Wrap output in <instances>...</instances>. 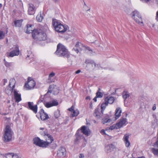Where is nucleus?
Here are the masks:
<instances>
[{
  "label": "nucleus",
  "mask_w": 158,
  "mask_h": 158,
  "mask_svg": "<svg viewBox=\"0 0 158 158\" xmlns=\"http://www.w3.org/2000/svg\"><path fill=\"white\" fill-rule=\"evenodd\" d=\"M32 35L34 39L39 41L45 40L47 38L46 34L40 29H34Z\"/></svg>",
  "instance_id": "nucleus-1"
},
{
  "label": "nucleus",
  "mask_w": 158,
  "mask_h": 158,
  "mask_svg": "<svg viewBox=\"0 0 158 158\" xmlns=\"http://www.w3.org/2000/svg\"><path fill=\"white\" fill-rule=\"evenodd\" d=\"M55 53L59 57H63L67 58L70 57L68 50L64 46L60 43L57 45V49Z\"/></svg>",
  "instance_id": "nucleus-2"
},
{
  "label": "nucleus",
  "mask_w": 158,
  "mask_h": 158,
  "mask_svg": "<svg viewBox=\"0 0 158 158\" xmlns=\"http://www.w3.org/2000/svg\"><path fill=\"white\" fill-rule=\"evenodd\" d=\"M52 24L55 31L61 34L64 33L67 29V25L62 24L56 19H53Z\"/></svg>",
  "instance_id": "nucleus-3"
},
{
  "label": "nucleus",
  "mask_w": 158,
  "mask_h": 158,
  "mask_svg": "<svg viewBox=\"0 0 158 158\" xmlns=\"http://www.w3.org/2000/svg\"><path fill=\"white\" fill-rule=\"evenodd\" d=\"M12 138V130L9 125L6 126L5 133L4 135V141L5 142H9Z\"/></svg>",
  "instance_id": "nucleus-4"
},
{
  "label": "nucleus",
  "mask_w": 158,
  "mask_h": 158,
  "mask_svg": "<svg viewBox=\"0 0 158 158\" xmlns=\"http://www.w3.org/2000/svg\"><path fill=\"white\" fill-rule=\"evenodd\" d=\"M33 143L39 147L46 148L48 146L49 143L47 141H44L39 137H36L33 139Z\"/></svg>",
  "instance_id": "nucleus-5"
},
{
  "label": "nucleus",
  "mask_w": 158,
  "mask_h": 158,
  "mask_svg": "<svg viewBox=\"0 0 158 158\" xmlns=\"http://www.w3.org/2000/svg\"><path fill=\"white\" fill-rule=\"evenodd\" d=\"M132 18L134 21L138 24L141 26L143 25L142 16L139 12L135 10L132 12Z\"/></svg>",
  "instance_id": "nucleus-6"
},
{
  "label": "nucleus",
  "mask_w": 158,
  "mask_h": 158,
  "mask_svg": "<svg viewBox=\"0 0 158 158\" xmlns=\"http://www.w3.org/2000/svg\"><path fill=\"white\" fill-rule=\"evenodd\" d=\"M24 106L28 109L32 110L35 114H36L37 112V105H34V103L33 102H27V103L25 104Z\"/></svg>",
  "instance_id": "nucleus-7"
},
{
  "label": "nucleus",
  "mask_w": 158,
  "mask_h": 158,
  "mask_svg": "<svg viewBox=\"0 0 158 158\" xmlns=\"http://www.w3.org/2000/svg\"><path fill=\"white\" fill-rule=\"evenodd\" d=\"M15 49L11 51L10 52H7L6 53V56L8 57H13L15 56H18L19 55V46L18 45H16L15 47Z\"/></svg>",
  "instance_id": "nucleus-8"
},
{
  "label": "nucleus",
  "mask_w": 158,
  "mask_h": 158,
  "mask_svg": "<svg viewBox=\"0 0 158 158\" xmlns=\"http://www.w3.org/2000/svg\"><path fill=\"white\" fill-rule=\"evenodd\" d=\"M59 87H57L56 85L52 84L49 85L47 93H51L53 91L54 94H57L59 93Z\"/></svg>",
  "instance_id": "nucleus-9"
},
{
  "label": "nucleus",
  "mask_w": 158,
  "mask_h": 158,
  "mask_svg": "<svg viewBox=\"0 0 158 158\" xmlns=\"http://www.w3.org/2000/svg\"><path fill=\"white\" fill-rule=\"evenodd\" d=\"M44 104L45 106L49 108L53 106H56L58 105V102L56 99L53 100L52 101L45 102H44Z\"/></svg>",
  "instance_id": "nucleus-10"
},
{
  "label": "nucleus",
  "mask_w": 158,
  "mask_h": 158,
  "mask_svg": "<svg viewBox=\"0 0 158 158\" xmlns=\"http://www.w3.org/2000/svg\"><path fill=\"white\" fill-rule=\"evenodd\" d=\"M66 150L65 148L60 147L57 151V156L60 157H63L66 154Z\"/></svg>",
  "instance_id": "nucleus-11"
},
{
  "label": "nucleus",
  "mask_w": 158,
  "mask_h": 158,
  "mask_svg": "<svg viewBox=\"0 0 158 158\" xmlns=\"http://www.w3.org/2000/svg\"><path fill=\"white\" fill-rule=\"evenodd\" d=\"M39 113L40 114L41 119L43 121L49 118L48 114L44 112L43 109L40 110L39 112Z\"/></svg>",
  "instance_id": "nucleus-12"
},
{
  "label": "nucleus",
  "mask_w": 158,
  "mask_h": 158,
  "mask_svg": "<svg viewBox=\"0 0 158 158\" xmlns=\"http://www.w3.org/2000/svg\"><path fill=\"white\" fill-rule=\"evenodd\" d=\"M36 8L34 5L31 3L28 4V13L29 15H33L35 12Z\"/></svg>",
  "instance_id": "nucleus-13"
},
{
  "label": "nucleus",
  "mask_w": 158,
  "mask_h": 158,
  "mask_svg": "<svg viewBox=\"0 0 158 158\" xmlns=\"http://www.w3.org/2000/svg\"><path fill=\"white\" fill-rule=\"evenodd\" d=\"M105 102H103L101 106V113H103L104 110H105L106 106L109 103V96H107L104 99Z\"/></svg>",
  "instance_id": "nucleus-14"
},
{
  "label": "nucleus",
  "mask_w": 158,
  "mask_h": 158,
  "mask_svg": "<svg viewBox=\"0 0 158 158\" xmlns=\"http://www.w3.org/2000/svg\"><path fill=\"white\" fill-rule=\"evenodd\" d=\"M100 109L99 105L95 109L93 114L97 118H101L103 113H101V111H100Z\"/></svg>",
  "instance_id": "nucleus-15"
},
{
  "label": "nucleus",
  "mask_w": 158,
  "mask_h": 158,
  "mask_svg": "<svg viewBox=\"0 0 158 158\" xmlns=\"http://www.w3.org/2000/svg\"><path fill=\"white\" fill-rule=\"evenodd\" d=\"M80 130L78 129L77 131L75 134V136H76V139L74 140L75 144H77L78 143L80 139L82 137L83 135H81L80 134Z\"/></svg>",
  "instance_id": "nucleus-16"
},
{
  "label": "nucleus",
  "mask_w": 158,
  "mask_h": 158,
  "mask_svg": "<svg viewBox=\"0 0 158 158\" xmlns=\"http://www.w3.org/2000/svg\"><path fill=\"white\" fill-rule=\"evenodd\" d=\"M122 113V110L120 108H117L115 111V114L114 117L113 118V120L115 121L118 119L121 116V114Z\"/></svg>",
  "instance_id": "nucleus-17"
},
{
  "label": "nucleus",
  "mask_w": 158,
  "mask_h": 158,
  "mask_svg": "<svg viewBox=\"0 0 158 158\" xmlns=\"http://www.w3.org/2000/svg\"><path fill=\"white\" fill-rule=\"evenodd\" d=\"M119 128H121L124 125H126L127 123V119L126 118H122L120 120L119 122L117 123Z\"/></svg>",
  "instance_id": "nucleus-18"
},
{
  "label": "nucleus",
  "mask_w": 158,
  "mask_h": 158,
  "mask_svg": "<svg viewBox=\"0 0 158 158\" xmlns=\"http://www.w3.org/2000/svg\"><path fill=\"white\" fill-rule=\"evenodd\" d=\"M14 94L16 102H18L21 100V94H19L17 91L15 89L14 91Z\"/></svg>",
  "instance_id": "nucleus-19"
},
{
  "label": "nucleus",
  "mask_w": 158,
  "mask_h": 158,
  "mask_svg": "<svg viewBox=\"0 0 158 158\" xmlns=\"http://www.w3.org/2000/svg\"><path fill=\"white\" fill-rule=\"evenodd\" d=\"M129 135L128 134H125L123 138V140L124 142L125 145L127 147H128L130 145V143L129 141Z\"/></svg>",
  "instance_id": "nucleus-20"
},
{
  "label": "nucleus",
  "mask_w": 158,
  "mask_h": 158,
  "mask_svg": "<svg viewBox=\"0 0 158 158\" xmlns=\"http://www.w3.org/2000/svg\"><path fill=\"white\" fill-rule=\"evenodd\" d=\"M81 130L82 133L87 136H88L90 134L89 133L90 130L89 129H87V127L85 126H82L81 127Z\"/></svg>",
  "instance_id": "nucleus-21"
},
{
  "label": "nucleus",
  "mask_w": 158,
  "mask_h": 158,
  "mask_svg": "<svg viewBox=\"0 0 158 158\" xmlns=\"http://www.w3.org/2000/svg\"><path fill=\"white\" fill-rule=\"evenodd\" d=\"M85 63L86 64H91L92 66H93V65H94L95 67H96L97 66H98V64H97L94 60H92L87 59L85 60Z\"/></svg>",
  "instance_id": "nucleus-22"
},
{
  "label": "nucleus",
  "mask_w": 158,
  "mask_h": 158,
  "mask_svg": "<svg viewBox=\"0 0 158 158\" xmlns=\"http://www.w3.org/2000/svg\"><path fill=\"white\" fill-rule=\"evenodd\" d=\"M23 21V19L15 20L14 21L15 26V27H21L22 26V23Z\"/></svg>",
  "instance_id": "nucleus-23"
},
{
  "label": "nucleus",
  "mask_w": 158,
  "mask_h": 158,
  "mask_svg": "<svg viewBox=\"0 0 158 158\" xmlns=\"http://www.w3.org/2000/svg\"><path fill=\"white\" fill-rule=\"evenodd\" d=\"M46 136L48 137V140H50V142H48L49 143V144H48V146H50V147H51L52 149H53L54 148H55L56 147L55 146L53 147H51L50 146L51 145V143L54 140V139L52 136L48 133L47 134Z\"/></svg>",
  "instance_id": "nucleus-24"
},
{
  "label": "nucleus",
  "mask_w": 158,
  "mask_h": 158,
  "mask_svg": "<svg viewBox=\"0 0 158 158\" xmlns=\"http://www.w3.org/2000/svg\"><path fill=\"white\" fill-rule=\"evenodd\" d=\"M27 31L26 32L27 34H29L31 32L33 33V30H32V27L33 26L32 25L27 24Z\"/></svg>",
  "instance_id": "nucleus-25"
},
{
  "label": "nucleus",
  "mask_w": 158,
  "mask_h": 158,
  "mask_svg": "<svg viewBox=\"0 0 158 158\" xmlns=\"http://www.w3.org/2000/svg\"><path fill=\"white\" fill-rule=\"evenodd\" d=\"M122 95L124 100H126V99L130 96L129 93L126 90H124L123 92Z\"/></svg>",
  "instance_id": "nucleus-26"
},
{
  "label": "nucleus",
  "mask_w": 158,
  "mask_h": 158,
  "mask_svg": "<svg viewBox=\"0 0 158 158\" xmlns=\"http://www.w3.org/2000/svg\"><path fill=\"white\" fill-rule=\"evenodd\" d=\"M43 15V13H42L41 12L38 14L36 17V19L38 22H41L42 21L44 18Z\"/></svg>",
  "instance_id": "nucleus-27"
},
{
  "label": "nucleus",
  "mask_w": 158,
  "mask_h": 158,
  "mask_svg": "<svg viewBox=\"0 0 158 158\" xmlns=\"http://www.w3.org/2000/svg\"><path fill=\"white\" fill-rule=\"evenodd\" d=\"M30 86V89L34 88L35 85V82L34 80H31V81L28 82Z\"/></svg>",
  "instance_id": "nucleus-28"
},
{
  "label": "nucleus",
  "mask_w": 158,
  "mask_h": 158,
  "mask_svg": "<svg viewBox=\"0 0 158 158\" xmlns=\"http://www.w3.org/2000/svg\"><path fill=\"white\" fill-rule=\"evenodd\" d=\"M54 117L56 118H58L60 116V111L58 109L55 111L54 112Z\"/></svg>",
  "instance_id": "nucleus-29"
},
{
  "label": "nucleus",
  "mask_w": 158,
  "mask_h": 158,
  "mask_svg": "<svg viewBox=\"0 0 158 158\" xmlns=\"http://www.w3.org/2000/svg\"><path fill=\"white\" fill-rule=\"evenodd\" d=\"M109 122V115H107L106 117H104L102 118V123L103 124H105L106 123Z\"/></svg>",
  "instance_id": "nucleus-30"
},
{
  "label": "nucleus",
  "mask_w": 158,
  "mask_h": 158,
  "mask_svg": "<svg viewBox=\"0 0 158 158\" xmlns=\"http://www.w3.org/2000/svg\"><path fill=\"white\" fill-rule=\"evenodd\" d=\"M151 151L156 156H158V149H156L154 148H152Z\"/></svg>",
  "instance_id": "nucleus-31"
},
{
  "label": "nucleus",
  "mask_w": 158,
  "mask_h": 158,
  "mask_svg": "<svg viewBox=\"0 0 158 158\" xmlns=\"http://www.w3.org/2000/svg\"><path fill=\"white\" fill-rule=\"evenodd\" d=\"M114 129H119V127L117 123L109 127V129H111V130H113Z\"/></svg>",
  "instance_id": "nucleus-32"
},
{
  "label": "nucleus",
  "mask_w": 158,
  "mask_h": 158,
  "mask_svg": "<svg viewBox=\"0 0 158 158\" xmlns=\"http://www.w3.org/2000/svg\"><path fill=\"white\" fill-rule=\"evenodd\" d=\"M14 154L12 153H8L5 154V156H4V158H12V156Z\"/></svg>",
  "instance_id": "nucleus-33"
},
{
  "label": "nucleus",
  "mask_w": 158,
  "mask_h": 158,
  "mask_svg": "<svg viewBox=\"0 0 158 158\" xmlns=\"http://www.w3.org/2000/svg\"><path fill=\"white\" fill-rule=\"evenodd\" d=\"M83 47L85 48V50H86L88 51V52H89V53L91 54H92L93 53V51L88 46H83Z\"/></svg>",
  "instance_id": "nucleus-34"
},
{
  "label": "nucleus",
  "mask_w": 158,
  "mask_h": 158,
  "mask_svg": "<svg viewBox=\"0 0 158 158\" xmlns=\"http://www.w3.org/2000/svg\"><path fill=\"white\" fill-rule=\"evenodd\" d=\"M72 116L73 117H76L79 114V112L78 110H74L72 112Z\"/></svg>",
  "instance_id": "nucleus-35"
},
{
  "label": "nucleus",
  "mask_w": 158,
  "mask_h": 158,
  "mask_svg": "<svg viewBox=\"0 0 158 158\" xmlns=\"http://www.w3.org/2000/svg\"><path fill=\"white\" fill-rule=\"evenodd\" d=\"M98 98H102L103 96V94L99 91H97L96 93V95Z\"/></svg>",
  "instance_id": "nucleus-36"
},
{
  "label": "nucleus",
  "mask_w": 158,
  "mask_h": 158,
  "mask_svg": "<svg viewBox=\"0 0 158 158\" xmlns=\"http://www.w3.org/2000/svg\"><path fill=\"white\" fill-rule=\"evenodd\" d=\"M50 125H55L56 124V122L55 121L54 118H52L50 119Z\"/></svg>",
  "instance_id": "nucleus-37"
},
{
  "label": "nucleus",
  "mask_w": 158,
  "mask_h": 158,
  "mask_svg": "<svg viewBox=\"0 0 158 158\" xmlns=\"http://www.w3.org/2000/svg\"><path fill=\"white\" fill-rule=\"evenodd\" d=\"M108 127H107L106 128V130H105L104 129H102L100 132L101 134L102 135H107L108 136V135L106 134V133L105 132V131H107L108 130Z\"/></svg>",
  "instance_id": "nucleus-38"
},
{
  "label": "nucleus",
  "mask_w": 158,
  "mask_h": 158,
  "mask_svg": "<svg viewBox=\"0 0 158 158\" xmlns=\"http://www.w3.org/2000/svg\"><path fill=\"white\" fill-rule=\"evenodd\" d=\"M5 36V33L2 31L0 30V40L3 39Z\"/></svg>",
  "instance_id": "nucleus-39"
},
{
  "label": "nucleus",
  "mask_w": 158,
  "mask_h": 158,
  "mask_svg": "<svg viewBox=\"0 0 158 158\" xmlns=\"http://www.w3.org/2000/svg\"><path fill=\"white\" fill-rule=\"evenodd\" d=\"M12 82H14V80L13 79L10 80V81H9V84L8 85V86H9L10 87V90L11 93H12L13 92V90L14 89H13L11 88V87L10 86L11 83Z\"/></svg>",
  "instance_id": "nucleus-40"
},
{
  "label": "nucleus",
  "mask_w": 158,
  "mask_h": 158,
  "mask_svg": "<svg viewBox=\"0 0 158 158\" xmlns=\"http://www.w3.org/2000/svg\"><path fill=\"white\" fill-rule=\"evenodd\" d=\"M114 100L115 99L114 97L109 96V104H112L114 102Z\"/></svg>",
  "instance_id": "nucleus-41"
},
{
  "label": "nucleus",
  "mask_w": 158,
  "mask_h": 158,
  "mask_svg": "<svg viewBox=\"0 0 158 158\" xmlns=\"http://www.w3.org/2000/svg\"><path fill=\"white\" fill-rule=\"evenodd\" d=\"M152 146L158 148V134L156 142L153 144Z\"/></svg>",
  "instance_id": "nucleus-42"
},
{
  "label": "nucleus",
  "mask_w": 158,
  "mask_h": 158,
  "mask_svg": "<svg viewBox=\"0 0 158 158\" xmlns=\"http://www.w3.org/2000/svg\"><path fill=\"white\" fill-rule=\"evenodd\" d=\"M40 134L43 135H46L48 133V131L47 130H46L44 131H41L40 132Z\"/></svg>",
  "instance_id": "nucleus-43"
},
{
  "label": "nucleus",
  "mask_w": 158,
  "mask_h": 158,
  "mask_svg": "<svg viewBox=\"0 0 158 158\" xmlns=\"http://www.w3.org/2000/svg\"><path fill=\"white\" fill-rule=\"evenodd\" d=\"M12 63L6 62V63L4 64L5 65L6 67H10L11 66Z\"/></svg>",
  "instance_id": "nucleus-44"
},
{
  "label": "nucleus",
  "mask_w": 158,
  "mask_h": 158,
  "mask_svg": "<svg viewBox=\"0 0 158 158\" xmlns=\"http://www.w3.org/2000/svg\"><path fill=\"white\" fill-rule=\"evenodd\" d=\"M115 148V146L114 145L112 144H110V145H109V149L110 150V151H113Z\"/></svg>",
  "instance_id": "nucleus-45"
},
{
  "label": "nucleus",
  "mask_w": 158,
  "mask_h": 158,
  "mask_svg": "<svg viewBox=\"0 0 158 158\" xmlns=\"http://www.w3.org/2000/svg\"><path fill=\"white\" fill-rule=\"evenodd\" d=\"M55 75V73L53 72H51V73H50L49 75V78L48 79H49L50 78H51L52 77H53L54 75Z\"/></svg>",
  "instance_id": "nucleus-46"
},
{
  "label": "nucleus",
  "mask_w": 158,
  "mask_h": 158,
  "mask_svg": "<svg viewBox=\"0 0 158 158\" xmlns=\"http://www.w3.org/2000/svg\"><path fill=\"white\" fill-rule=\"evenodd\" d=\"M72 51L76 52L77 54L79 52V50L77 48L74 47L72 49Z\"/></svg>",
  "instance_id": "nucleus-47"
},
{
  "label": "nucleus",
  "mask_w": 158,
  "mask_h": 158,
  "mask_svg": "<svg viewBox=\"0 0 158 158\" xmlns=\"http://www.w3.org/2000/svg\"><path fill=\"white\" fill-rule=\"evenodd\" d=\"M24 86L25 88H27V89H29V88H30V86H29L28 82L27 83H25V84L24 85Z\"/></svg>",
  "instance_id": "nucleus-48"
},
{
  "label": "nucleus",
  "mask_w": 158,
  "mask_h": 158,
  "mask_svg": "<svg viewBox=\"0 0 158 158\" xmlns=\"http://www.w3.org/2000/svg\"><path fill=\"white\" fill-rule=\"evenodd\" d=\"M74 106L73 105L71 108H69L68 110L72 112L74 110Z\"/></svg>",
  "instance_id": "nucleus-49"
},
{
  "label": "nucleus",
  "mask_w": 158,
  "mask_h": 158,
  "mask_svg": "<svg viewBox=\"0 0 158 158\" xmlns=\"http://www.w3.org/2000/svg\"><path fill=\"white\" fill-rule=\"evenodd\" d=\"M108 151H109L108 145H107L105 146V151L106 152V153H108Z\"/></svg>",
  "instance_id": "nucleus-50"
},
{
  "label": "nucleus",
  "mask_w": 158,
  "mask_h": 158,
  "mask_svg": "<svg viewBox=\"0 0 158 158\" xmlns=\"http://www.w3.org/2000/svg\"><path fill=\"white\" fill-rule=\"evenodd\" d=\"M80 43H80V42H78V41L77 42L75 46V47L77 48H79V47H80L79 44H80Z\"/></svg>",
  "instance_id": "nucleus-51"
},
{
  "label": "nucleus",
  "mask_w": 158,
  "mask_h": 158,
  "mask_svg": "<svg viewBox=\"0 0 158 158\" xmlns=\"http://www.w3.org/2000/svg\"><path fill=\"white\" fill-rule=\"evenodd\" d=\"M124 106L126 107L128 106V102H127V100H124Z\"/></svg>",
  "instance_id": "nucleus-52"
},
{
  "label": "nucleus",
  "mask_w": 158,
  "mask_h": 158,
  "mask_svg": "<svg viewBox=\"0 0 158 158\" xmlns=\"http://www.w3.org/2000/svg\"><path fill=\"white\" fill-rule=\"evenodd\" d=\"M79 158H83L84 157V155L83 154H80L79 156Z\"/></svg>",
  "instance_id": "nucleus-53"
},
{
  "label": "nucleus",
  "mask_w": 158,
  "mask_h": 158,
  "mask_svg": "<svg viewBox=\"0 0 158 158\" xmlns=\"http://www.w3.org/2000/svg\"><path fill=\"white\" fill-rule=\"evenodd\" d=\"M3 82H4V83H3V85H5L6 83L7 82V80L6 79H4L3 80Z\"/></svg>",
  "instance_id": "nucleus-54"
},
{
  "label": "nucleus",
  "mask_w": 158,
  "mask_h": 158,
  "mask_svg": "<svg viewBox=\"0 0 158 158\" xmlns=\"http://www.w3.org/2000/svg\"><path fill=\"white\" fill-rule=\"evenodd\" d=\"M89 108L90 109H93V103L92 102H91L89 104Z\"/></svg>",
  "instance_id": "nucleus-55"
},
{
  "label": "nucleus",
  "mask_w": 158,
  "mask_h": 158,
  "mask_svg": "<svg viewBox=\"0 0 158 158\" xmlns=\"http://www.w3.org/2000/svg\"><path fill=\"white\" fill-rule=\"evenodd\" d=\"M31 80H33L32 79L31 77H28V80H27L28 82H30V81H31Z\"/></svg>",
  "instance_id": "nucleus-56"
},
{
  "label": "nucleus",
  "mask_w": 158,
  "mask_h": 158,
  "mask_svg": "<svg viewBox=\"0 0 158 158\" xmlns=\"http://www.w3.org/2000/svg\"><path fill=\"white\" fill-rule=\"evenodd\" d=\"M156 19L158 21V10L157 11L156 13Z\"/></svg>",
  "instance_id": "nucleus-57"
},
{
  "label": "nucleus",
  "mask_w": 158,
  "mask_h": 158,
  "mask_svg": "<svg viewBox=\"0 0 158 158\" xmlns=\"http://www.w3.org/2000/svg\"><path fill=\"white\" fill-rule=\"evenodd\" d=\"M44 98H41L38 101V102H43Z\"/></svg>",
  "instance_id": "nucleus-58"
},
{
  "label": "nucleus",
  "mask_w": 158,
  "mask_h": 158,
  "mask_svg": "<svg viewBox=\"0 0 158 158\" xmlns=\"http://www.w3.org/2000/svg\"><path fill=\"white\" fill-rule=\"evenodd\" d=\"M156 109V104H154L152 107V110H155Z\"/></svg>",
  "instance_id": "nucleus-59"
},
{
  "label": "nucleus",
  "mask_w": 158,
  "mask_h": 158,
  "mask_svg": "<svg viewBox=\"0 0 158 158\" xmlns=\"http://www.w3.org/2000/svg\"><path fill=\"white\" fill-rule=\"evenodd\" d=\"M98 98V97H97L96 96L95 97L94 99H93V100L95 102H96L97 101V98Z\"/></svg>",
  "instance_id": "nucleus-60"
},
{
  "label": "nucleus",
  "mask_w": 158,
  "mask_h": 158,
  "mask_svg": "<svg viewBox=\"0 0 158 158\" xmlns=\"http://www.w3.org/2000/svg\"><path fill=\"white\" fill-rule=\"evenodd\" d=\"M81 72V71L80 70H78L76 71L75 72V73L76 74H78L80 72Z\"/></svg>",
  "instance_id": "nucleus-61"
},
{
  "label": "nucleus",
  "mask_w": 158,
  "mask_h": 158,
  "mask_svg": "<svg viewBox=\"0 0 158 158\" xmlns=\"http://www.w3.org/2000/svg\"><path fill=\"white\" fill-rule=\"evenodd\" d=\"M85 99L86 100L89 99V100H90V99H91V98H90V96H87V97H86V98H85Z\"/></svg>",
  "instance_id": "nucleus-62"
},
{
  "label": "nucleus",
  "mask_w": 158,
  "mask_h": 158,
  "mask_svg": "<svg viewBox=\"0 0 158 158\" xmlns=\"http://www.w3.org/2000/svg\"><path fill=\"white\" fill-rule=\"evenodd\" d=\"M60 0H53L54 2L55 3H57Z\"/></svg>",
  "instance_id": "nucleus-63"
},
{
  "label": "nucleus",
  "mask_w": 158,
  "mask_h": 158,
  "mask_svg": "<svg viewBox=\"0 0 158 158\" xmlns=\"http://www.w3.org/2000/svg\"><path fill=\"white\" fill-rule=\"evenodd\" d=\"M86 143H83V144L81 146L82 147V148L84 147L85 146Z\"/></svg>",
  "instance_id": "nucleus-64"
}]
</instances>
